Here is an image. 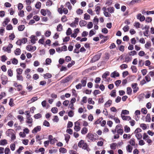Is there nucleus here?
<instances>
[{
    "mask_svg": "<svg viewBox=\"0 0 154 154\" xmlns=\"http://www.w3.org/2000/svg\"><path fill=\"white\" fill-rule=\"evenodd\" d=\"M76 12L78 14L80 15L83 13V10L80 8H79L76 11Z\"/></svg>",
    "mask_w": 154,
    "mask_h": 154,
    "instance_id": "obj_60",
    "label": "nucleus"
},
{
    "mask_svg": "<svg viewBox=\"0 0 154 154\" xmlns=\"http://www.w3.org/2000/svg\"><path fill=\"white\" fill-rule=\"evenodd\" d=\"M135 115L137 116V117L138 118V119H136V120L137 121L139 119V117L138 116V115H140V111L139 110H136L134 113Z\"/></svg>",
    "mask_w": 154,
    "mask_h": 154,
    "instance_id": "obj_21",
    "label": "nucleus"
},
{
    "mask_svg": "<svg viewBox=\"0 0 154 154\" xmlns=\"http://www.w3.org/2000/svg\"><path fill=\"white\" fill-rule=\"evenodd\" d=\"M135 137L138 140H140L142 138V135L140 133L135 134Z\"/></svg>",
    "mask_w": 154,
    "mask_h": 154,
    "instance_id": "obj_31",
    "label": "nucleus"
},
{
    "mask_svg": "<svg viewBox=\"0 0 154 154\" xmlns=\"http://www.w3.org/2000/svg\"><path fill=\"white\" fill-rule=\"evenodd\" d=\"M47 10L44 9H42L40 11V12L42 15L44 16H45L47 14Z\"/></svg>",
    "mask_w": 154,
    "mask_h": 154,
    "instance_id": "obj_33",
    "label": "nucleus"
},
{
    "mask_svg": "<svg viewBox=\"0 0 154 154\" xmlns=\"http://www.w3.org/2000/svg\"><path fill=\"white\" fill-rule=\"evenodd\" d=\"M100 10L101 8L100 6L97 5H96L95 6V11L96 12L97 14H99Z\"/></svg>",
    "mask_w": 154,
    "mask_h": 154,
    "instance_id": "obj_15",
    "label": "nucleus"
},
{
    "mask_svg": "<svg viewBox=\"0 0 154 154\" xmlns=\"http://www.w3.org/2000/svg\"><path fill=\"white\" fill-rule=\"evenodd\" d=\"M52 77L50 73H46L44 74V77L45 79L50 78Z\"/></svg>",
    "mask_w": 154,
    "mask_h": 154,
    "instance_id": "obj_49",
    "label": "nucleus"
},
{
    "mask_svg": "<svg viewBox=\"0 0 154 154\" xmlns=\"http://www.w3.org/2000/svg\"><path fill=\"white\" fill-rule=\"evenodd\" d=\"M117 146V144L116 143H111L110 145V148L112 149L115 150L116 149Z\"/></svg>",
    "mask_w": 154,
    "mask_h": 154,
    "instance_id": "obj_17",
    "label": "nucleus"
},
{
    "mask_svg": "<svg viewBox=\"0 0 154 154\" xmlns=\"http://www.w3.org/2000/svg\"><path fill=\"white\" fill-rule=\"evenodd\" d=\"M30 38L31 39V42L33 44H35V42L38 40L37 37L34 35H32Z\"/></svg>",
    "mask_w": 154,
    "mask_h": 154,
    "instance_id": "obj_9",
    "label": "nucleus"
},
{
    "mask_svg": "<svg viewBox=\"0 0 154 154\" xmlns=\"http://www.w3.org/2000/svg\"><path fill=\"white\" fill-rule=\"evenodd\" d=\"M119 73L118 72L115 71L111 74L110 76L112 78H115L116 77H119Z\"/></svg>",
    "mask_w": 154,
    "mask_h": 154,
    "instance_id": "obj_11",
    "label": "nucleus"
},
{
    "mask_svg": "<svg viewBox=\"0 0 154 154\" xmlns=\"http://www.w3.org/2000/svg\"><path fill=\"white\" fill-rule=\"evenodd\" d=\"M129 29V27L128 25L125 26L123 28V29L124 32H127L128 31Z\"/></svg>",
    "mask_w": 154,
    "mask_h": 154,
    "instance_id": "obj_56",
    "label": "nucleus"
},
{
    "mask_svg": "<svg viewBox=\"0 0 154 154\" xmlns=\"http://www.w3.org/2000/svg\"><path fill=\"white\" fill-rule=\"evenodd\" d=\"M87 24V22L84 20H81L79 23L80 26L81 27L84 26Z\"/></svg>",
    "mask_w": 154,
    "mask_h": 154,
    "instance_id": "obj_24",
    "label": "nucleus"
},
{
    "mask_svg": "<svg viewBox=\"0 0 154 154\" xmlns=\"http://www.w3.org/2000/svg\"><path fill=\"white\" fill-rule=\"evenodd\" d=\"M140 23L137 22H136L134 23V26L137 28H138L140 27Z\"/></svg>",
    "mask_w": 154,
    "mask_h": 154,
    "instance_id": "obj_61",
    "label": "nucleus"
},
{
    "mask_svg": "<svg viewBox=\"0 0 154 154\" xmlns=\"http://www.w3.org/2000/svg\"><path fill=\"white\" fill-rule=\"evenodd\" d=\"M125 131L126 133H128L130 131V128L127 125H125L124 127Z\"/></svg>",
    "mask_w": 154,
    "mask_h": 154,
    "instance_id": "obj_43",
    "label": "nucleus"
},
{
    "mask_svg": "<svg viewBox=\"0 0 154 154\" xmlns=\"http://www.w3.org/2000/svg\"><path fill=\"white\" fill-rule=\"evenodd\" d=\"M146 94L145 96V97L146 99L149 98L151 96V92L149 91H146Z\"/></svg>",
    "mask_w": 154,
    "mask_h": 154,
    "instance_id": "obj_45",
    "label": "nucleus"
},
{
    "mask_svg": "<svg viewBox=\"0 0 154 154\" xmlns=\"http://www.w3.org/2000/svg\"><path fill=\"white\" fill-rule=\"evenodd\" d=\"M13 28V27L12 25L11 24H9L7 26L6 29L7 30H12Z\"/></svg>",
    "mask_w": 154,
    "mask_h": 154,
    "instance_id": "obj_57",
    "label": "nucleus"
},
{
    "mask_svg": "<svg viewBox=\"0 0 154 154\" xmlns=\"http://www.w3.org/2000/svg\"><path fill=\"white\" fill-rule=\"evenodd\" d=\"M151 117L150 114H147L146 117V122H150L151 121Z\"/></svg>",
    "mask_w": 154,
    "mask_h": 154,
    "instance_id": "obj_30",
    "label": "nucleus"
},
{
    "mask_svg": "<svg viewBox=\"0 0 154 154\" xmlns=\"http://www.w3.org/2000/svg\"><path fill=\"white\" fill-rule=\"evenodd\" d=\"M88 131V129L85 127H84L82 129L81 133L82 134H85L87 133Z\"/></svg>",
    "mask_w": 154,
    "mask_h": 154,
    "instance_id": "obj_19",
    "label": "nucleus"
},
{
    "mask_svg": "<svg viewBox=\"0 0 154 154\" xmlns=\"http://www.w3.org/2000/svg\"><path fill=\"white\" fill-rule=\"evenodd\" d=\"M13 47V45L12 44H10L8 46V47H4L3 48V49L4 51H7L8 53L11 52V49Z\"/></svg>",
    "mask_w": 154,
    "mask_h": 154,
    "instance_id": "obj_2",
    "label": "nucleus"
},
{
    "mask_svg": "<svg viewBox=\"0 0 154 154\" xmlns=\"http://www.w3.org/2000/svg\"><path fill=\"white\" fill-rule=\"evenodd\" d=\"M137 19H139L140 21H144L145 19L144 16H142L140 13L138 14L137 16Z\"/></svg>",
    "mask_w": 154,
    "mask_h": 154,
    "instance_id": "obj_7",
    "label": "nucleus"
},
{
    "mask_svg": "<svg viewBox=\"0 0 154 154\" xmlns=\"http://www.w3.org/2000/svg\"><path fill=\"white\" fill-rule=\"evenodd\" d=\"M121 117L123 120L129 121L131 119V117L129 116H126L121 115Z\"/></svg>",
    "mask_w": 154,
    "mask_h": 154,
    "instance_id": "obj_14",
    "label": "nucleus"
},
{
    "mask_svg": "<svg viewBox=\"0 0 154 154\" xmlns=\"http://www.w3.org/2000/svg\"><path fill=\"white\" fill-rule=\"evenodd\" d=\"M41 127L40 126H38L35 127L32 131V132L33 133H36L37 132L41 131Z\"/></svg>",
    "mask_w": 154,
    "mask_h": 154,
    "instance_id": "obj_8",
    "label": "nucleus"
},
{
    "mask_svg": "<svg viewBox=\"0 0 154 154\" xmlns=\"http://www.w3.org/2000/svg\"><path fill=\"white\" fill-rule=\"evenodd\" d=\"M132 89L131 87H128L127 88V94L128 95H131L132 93Z\"/></svg>",
    "mask_w": 154,
    "mask_h": 154,
    "instance_id": "obj_35",
    "label": "nucleus"
},
{
    "mask_svg": "<svg viewBox=\"0 0 154 154\" xmlns=\"http://www.w3.org/2000/svg\"><path fill=\"white\" fill-rule=\"evenodd\" d=\"M72 33V30L70 28H68V29L66 31V34L67 35H69Z\"/></svg>",
    "mask_w": 154,
    "mask_h": 154,
    "instance_id": "obj_47",
    "label": "nucleus"
},
{
    "mask_svg": "<svg viewBox=\"0 0 154 154\" xmlns=\"http://www.w3.org/2000/svg\"><path fill=\"white\" fill-rule=\"evenodd\" d=\"M151 44L150 41L147 42L145 45V47L147 49L151 46Z\"/></svg>",
    "mask_w": 154,
    "mask_h": 154,
    "instance_id": "obj_28",
    "label": "nucleus"
},
{
    "mask_svg": "<svg viewBox=\"0 0 154 154\" xmlns=\"http://www.w3.org/2000/svg\"><path fill=\"white\" fill-rule=\"evenodd\" d=\"M10 19L9 18L7 17L6 18L3 23V26H5L10 22Z\"/></svg>",
    "mask_w": 154,
    "mask_h": 154,
    "instance_id": "obj_16",
    "label": "nucleus"
},
{
    "mask_svg": "<svg viewBox=\"0 0 154 154\" xmlns=\"http://www.w3.org/2000/svg\"><path fill=\"white\" fill-rule=\"evenodd\" d=\"M8 75L10 77H11L13 76V71L11 69H9L8 70Z\"/></svg>",
    "mask_w": 154,
    "mask_h": 154,
    "instance_id": "obj_62",
    "label": "nucleus"
},
{
    "mask_svg": "<svg viewBox=\"0 0 154 154\" xmlns=\"http://www.w3.org/2000/svg\"><path fill=\"white\" fill-rule=\"evenodd\" d=\"M25 28V26L24 25H22L19 26L18 27V29L20 31H23Z\"/></svg>",
    "mask_w": 154,
    "mask_h": 154,
    "instance_id": "obj_46",
    "label": "nucleus"
},
{
    "mask_svg": "<svg viewBox=\"0 0 154 154\" xmlns=\"http://www.w3.org/2000/svg\"><path fill=\"white\" fill-rule=\"evenodd\" d=\"M57 31L60 32L62 30L63 27L61 24H59L57 27Z\"/></svg>",
    "mask_w": 154,
    "mask_h": 154,
    "instance_id": "obj_32",
    "label": "nucleus"
},
{
    "mask_svg": "<svg viewBox=\"0 0 154 154\" xmlns=\"http://www.w3.org/2000/svg\"><path fill=\"white\" fill-rule=\"evenodd\" d=\"M7 143V141L5 139L2 140L0 141V145H5Z\"/></svg>",
    "mask_w": 154,
    "mask_h": 154,
    "instance_id": "obj_22",
    "label": "nucleus"
},
{
    "mask_svg": "<svg viewBox=\"0 0 154 154\" xmlns=\"http://www.w3.org/2000/svg\"><path fill=\"white\" fill-rule=\"evenodd\" d=\"M66 6L67 7L68 9L69 10H71L72 9V6L69 2H67L66 4Z\"/></svg>",
    "mask_w": 154,
    "mask_h": 154,
    "instance_id": "obj_54",
    "label": "nucleus"
},
{
    "mask_svg": "<svg viewBox=\"0 0 154 154\" xmlns=\"http://www.w3.org/2000/svg\"><path fill=\"white\" fill-rule=\"evenodd\" d=\"M17 80L22 81L23 80V77L21 75H17Z\"/></svg>",
    "mask_w": 154,
    "mask_h": 154,
    "instance_id": "obj_27",
    "label": "nucleus"
},
{
    "mask_svg": "<svg viewBox=\"0 0 154 154\" xmlns=\"http://www.w3.org/2000/svg\"><path fill=\"white\" fill-rule=\"evenodd\" d=\"M94 136H95V135L91 133H88L86 137L90 140L88 141H93L95 139L94 138Z\"/></svg>",
    "mask_w": 154,
    "mask_h": 154,
    "instance_id": "obj_3",
    "label": "nucleus"
},
{
    "mask_svg": "<svg viewBox=\"0 0 154 154\" xmlns=\"http://www.w3.org/2000/svg\"><path fill=\"white\" fill-rule=\"evenodd\" d=\"M81 83L82 86L83 87H85L87 83L86 79H82L81 80Z\"/></svg>",
    "mask_w": 154,
    "mask_h": 154,
    "instance_id": "obj_38",
    "label": "nucleus"
},
{
    "mask_svg": "<svg viewBox=\"0 0 154 154\" xmlns=\"http://www.w3.org/2000/svg\"><path fill=\"white\" fill-rule=\"evenodd\" d=\"M51 111L53 113L55 114L57 113L58 109L56 107H53L51 109Z\"/></svg>",
    "mask_w": 154,
    "mask_h": 154,
    "instance_id": "obj_52",
    "label": "nucleus"
},
{
    "mask_svg": "<svg viewBox=\"0 0 154 154\" xmlns=\"http://www.w3.org/2000/svg\"><path fill=\"white\" fill-rule=\"evenodd\" d=\"M149 138V136L146 133H144L143 135V139L145 140H146Z\"/></svg>",
    "mask_w": 154,
    "mask_h": 154,
    "instance_id": "obj_51",
    "label": "nucleus"
},
{
    "mask_svg": "<svg viewBox=\"0 0 154 154\" xmlns=\"http://www.w3.org/2000/svg\"><path fill=\"white\" fill-rule=\"evenodd\" d=\"M26 122L28 124H32L33 122V120L31 117V116L26 117Z\"/></svg>",
    "mask_w": 154,
    "mask_h": 154,
    "instance_id": "obj_10",
    "label": "nucleus"
},
{
    "mask_svg": "<svg viewBox=\"0 0 154 154\" xmlns=\"http://www.w3.org/2000/svg\"><path fill=\"white\" fill-rule=\"evenodd\" d=\"M38 99V98L37 97H33L30 100H28L27 101V103L29 104L37 100Z\"/></svg>",
    "mask_w": 154,
    "mask_h": 154,
    "instance_id": "obj_13",
    "label": "nucleus"
},
{
    "mask_svg": "<svg viewBox=\"0 0 154 154\" xmlns=\"http://www.w3.org/2000/svg\"><path fill=\"white\" fill-rule=\"evenodd\" d=\"M109 75V72L108 71H106L102 75V78L103 79V80L106 79L107 76Z\"/></svg>",
    "mask_w": 154,
    "mask_h": 154,
    "instance_id": "obj_23",
    "label": "nucleus"
},
{
    "mask_svg": "<svg viewBox=\"0 0 154 154\" xmlns=\"http://www.w3.org/2000/svg\"><path fill=\"white\" fill-rule=\"evenodd\" d=\"M114 8L112 7H109L107 8V10L110 13H112L114 12Z\"/></svg>",
    "mask_w": 154,
    "mask_h": 154,
    "instance_id": "obj_34",
    "label": "nucleus"
},
{
    "mask_svg": "<svg viewBox=\"0 0 154 154\" xmlns=\"http://www.w3.org/2000/svg\"><path fill=\"white\" fill-rule=\"evenodd\" d=\"M141 112L143 114H146L147 113V111L146 108H144L141 109Z\"/></svg>",
    "mask_w": 154,
    "mask_h": 154,
    "instance_id": "obj_59",
    "label": "nucleus"
},
{
    "mask_svg": "<svg viewBox=\"0 0 154 154\" xmlns=\"http://www.w3.org/2000/svg\"><path fill=\"white\" fill-rule=\"evenodd\" d=\"M51 32L50 31H47L45 33V36L48 37L50 36Z\"/></svg>",
    "mask_w": 154,
    "mask_h": 154,
    "instance_id": "obj_64",
    "label": "nucleus"
},
{
    "mask_svg": "<svg viewBox=\"0 0 154 154\" xmlns=\"http://www.w3.org/2000/svg\"><path fill=\"white\" fill-rule=\"evenodd\" d=\"M26 49L29 51L33 52L36 50V48L35 46L29 45L26 46Z\"/></svg>",
    "mask_w": 154,
    "mask_h": 154,
    "instance_id": "obj_4",
    "label": "nucleus"
},
{
    "mask_svg": "<svg viewBox=\"0 0 154 154\" xmlns=\"http://www.w3.org/2000/svg\"><path fill=\"white\" fill-rule=\"evenodd\" d=\"M117 133L118 134H120L122 135L124 131L123 129L121 128L117 130Z\"/></svg>",
    "mask_w": 154,
    "mask_h": 154,
    "instance_id": "obj_55",
    "label": "nucleus"
},
{
    "mask_svg": "<svg viewBox=\"0 0 154 154\" xmlns=\"http://www.w3.org/2000/svg\"><path fill=\"white\" fill-rule=\"evenodd\" d=\"M1 80H2V83L3 85H5L8 81V78L5 75H2L1 77Z\"/></svg>",
    "mask_w": 154,
    "mask_h": 154,
    "instance_id": "obj_6",
    "label": "nucleus"
},
{
    "mask_svg": "<svg viewBox=\"0 0 154 154\" xmlns=\"http://www.w3.org/2000/svg\"><path fill=\"white\" fill-rule=\"evenodd\" d=\"M17 118L21 123H23L24 118L23 116L21 115H18L17 116Z\"/></svg>",
    "mask_w": 154,
    "mask_h": 154,
    "instance_id": "obj_26",
    "label": "nucleus"
},
{
    "mask_svg": "<svg viewBox=\"0 0 154 154\" xmlns=\"http://www.w3.org/2000/svg\"><path fill=\"white\" fill-rule=\"evenodd\" d=\"M100 57V54H97L94 56L92 59V61L94 62L98 60Z\"/></svg>",
    "mask_w": 154,
    "mask_h": 154,
    "instance_id": "obj_12",
    "label": "nucleus"
},
{
    "mask_svg": "<svg viewBox=\"0 0 154 154\" xmlns=\"http://www.w3.org/2000/svg\"><path fill=\"white\" fill-rule=\"evenodd\" d=\"M99 21L98 19L97 18V16L95 17L93 20V22L94 25L97 24H98Z\"/></svg>",
    "mask_w": 154,
    "mask_h": 154,
    "instance_id": "obj_44",
    "label": "nucleus"
},
{
    "mask_svg": "<svg viewBox=\"0 0 154 154\" xmlns=\"http://www.w3.org/2000/svg\"><path fill=\"white\" fill-rule=\"evenodd\" d=\"M64 136H65V141H66V142L68 143V142L69 140V139H70V136L67 134H65L64 135Z\"/></svg>",
    "mask_w": 154,
    "mask_h": 154,
    "instance_id": "obj_25",
    "label": "nucleus"
},
{
    "mask_svg": "<svg viewBox=\"0 0 154 154\" xmlns=\"http://www.w3.org/2000/svg\"><path fill=\"white\" fill-rule=\"evenodd\" d=\"M129 143L132 146H134L135 143L134 139L133 138H132L130 140Z\"/></svg>",
    "mask_w": 154,
    "mask_h": 154,
    "instance_id": "obj_42",
    "label": "nucleus"
},
{
    "mask_svg": "<svg viewBox=\"0 0 154 154\" xmlns=\"http://www.w3.org/2000/svg\"><path fill=\"white\" fill-rule=\"evenodd\" d=\"M137 84L136 83H133L131 85V87L133 89V92L134 93H136L139 89V88L137 87Z\"/></svg>",
    "mask_w": 154,
    "mask_h": 154,
    "instance_id": "obj_5",
    "label": "nucleus"
},
{
    "mask_svg": "<svg viewBox=\"0 0 154 154\" xmlns=\"http://www.w3.org/2000/svg\"><path fill=\"white\" fill-rule=\"evenodd\" d=\"M13 102V99L12 98L10 99L9 104L11 106H13L14 105V103Z\"/></svg>",
    "mask_w": 154,
    "mask_h": 154,
    "instance_id": "obj_58",
    "label": "nucleus"
},
{
    "mask_svg": "<svg viewBox=\"0 0 154 154\" xmlns=\"http://www.w3.org/2000/svg\"><path fill=\"white\" fill-rule=\"evenodd\" d=\"M75 125L74 127V129L76 131L78 132L79 131L80 129L81 128L80 127V123L79 121H78L75 123Z\"/></svg>",
    "mask_w": 154,
    "mask_h": 154,
    "instance_id": "obj_1",
    "label": "nucleus"
},
{
    "mask_svg": "<svg viewBox=\"0 0 154 154\" xmlns=\"http://www.w3.org/2000/svg\"><path fill=\"white\" fill-rule=\"evenodd\" d=\"M45 64L46 65H50L51 62V59L48 58L45 60Z\"/></svg>",
    "mask_w": 154,
    "mask_h": 154,
    "instance_id": "obj_53",
    "label": "nucleus"
},
{
    "mask_svg": "<svg viewBox=\"0 0 154 154\" xmlns=\"http://www.w3.org/2000/svg\"><path fill=\"white\" fill-rule=\"evenodd\" d=\"M129 111L127 110H122V111L121 115H128L129 114Z\"/></svg>",
    "mask_w": 154,
    "mask_h": 154,
    "instance_id": "obj_41",
    "label": "nucleus"
},
{
    "mask_svg": "<svg viewBox=\"0 0 154 154\" xmlns=\"http://www.w3.org/2000/svg\"><path fill=\"white\" fill-rule=\"evenodd\" d=\"M24 149V148L23 146H20L18 149L17 151V152L15 154H19L21 152V151Z\"/></svg>",
    "mask_w": 154,
    "mask_h": 154,
    "instance_id": "obj_50",
    "label": "nucleus"
},
{
    "mask_svg": "<svg viewBox=\"0 0 154 154\" xmlns=\"http://www.w3.org/2000/svg\"><path fill=\"white\" fill-rule=\"evenodd\" d=\"M42 117L41 114L40 113L34 115V117L35 119H38L41 118Z\"/></svg>",
    "mask_w": 154,
    "mask_h": 154,
    "instance_id": "obj_40",
    "label": "nucleus"
},
{
    "mask_svg": "<svg viewBox=\"0 0 154 154\" xmlns=\"http://www.w3.org/2000/svg\"><path fill=\"white\" fill-rule=\"evenodd\" d=\"M41 3L40 2H37L35 5V8L37 9H39L41 7Z\"/></svg>",
    "mask_w": 154,
    "mask_h": 154,
    "instance_id": "obj_63",
    "label": "nucleus"
},
{
    "mask_svg": "<svg viewBox=\"0 0 154 154\" xmlns=\"http://www.w3.org/2000/svg\"><path fill=\"white\" fill-rule=\"evenodd\" d=\"M116 91L115 90H112L110 94V95L111 96L114 97H115L116 96Z\"/></svg>",
    "mask_w": 154,
    "mask_h": 154,
    "instance_id": "obj_39",
    "label": "nucleus"
},
{
    "mask_svg": "<svg viewBox=\"0 0 154 154\" xmlns=\"http://www.w3.org/2000/svg\"><path fill=\"white\" fill-rule=\"evenodd\" d=\"M132 147L130 145H128L126 147V150L127 152H131L132 150Z\"/></svg>",
    "mask_w": 154,
    "mask_h": 154,
    "instance_id": "obj_18",
    "label": "nucleus"
},
{
    "mask_svg": "<svg viewBox=\"0 0 154 154\" xmlns=\"http://www.w3.org/2000/svg\"><path fill=\"white\" fill-rule=\"evenodd\" d=\"M12 63L14 65H17L18 63V61L17 59L14 58L11 60Z\"/></svg>",
    "mask_w": 154,
    "mask_h": 154,
    "instance_id": "obj_37",
    "label": "nucleus"
},
{
    "mask_svg": "<svg viewBox=\"0 0 154 154\" xmlns=\"http://www.w3.org/2000/svg\"><path fill=\"white\" fill-rule=\"evenodd\" d=\"M15 54L16 55H19L20 54L21 51L20 48H17L14 51Z\"/></svg>",
    "mask_w": 154,
    "mask_h": 154,
    "instance_id": "obj_36",
    "label": "nucleus"
},
{
    "mask_svg": "<svg viewBox=\"0 0 154 154\" xmlns=\"http://www.w3.org/2000/svg\"><path fill=\"white\" fill-rule=\"evenodd\" d=\"M112 101L111 100H109L107 101L105 104V106L106 107H109L111 104Z\"/></svg>",
    "mask_w": 154,
    "mask_h": 154,
    "instance_id": "obj_20",
    "label": "nucleus"
},
{
    "mask_svg": "<svg viewBox=\"0 0 154 154\" xmlns=\"http://www.w3.org/2000/svg\"><path fill=\"white\" fill-rule=\"evenodd\" d=\"M17 75H21L23 72V69L20 68L16 69Z\"/></svg>",
    "mask_w": 154,
    "mask_h": 154,
    "instance_id": "obj_29",
    "label": "nucleus"
},
{
    "mask_svg": "<svg viewBox=\"0 0 154 154\" xmlns=\"http://www.w3.org/2000/svg\"><path fill=\"white\" fill-rule=\"evenodd\" d=\"M132 59L131 57L126 56L125 58V61L126 62H129Z\"/></svg>",
    "mask_w": 154,
    "mask_h": 154,
    "instance_id": "obj_48",
    "label": "nucleus"
}]
</instances>
